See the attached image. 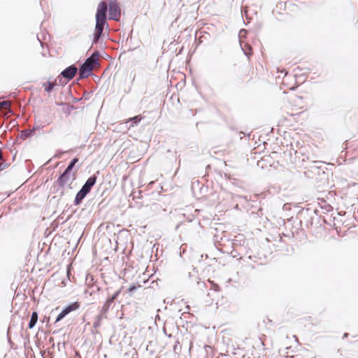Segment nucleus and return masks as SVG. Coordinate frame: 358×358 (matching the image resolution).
Segmentation results:
<instances>
[{
  "label": "nucleus",
  "mask_w": 358,
  "mask_h": 358,
  "mask_svg": "<svg viewBox=\"0 0 358 358\" xmlns=\"http://www.w3.org/2000/svg\"><path fill=\"white\" fill-rule=\"evenodd\" d=\"M108 10V5L106 2L101 1L97 7L96 13V27L95 32L94 34V42L96 43L101 37L103 27L106 23V13Z\"/></svg>",
  "instance_id": "obj_1"
},
{
  "label": "nucleus",
  "mask_w": 358,
  "mask_h": 358,
  "mask_svg": "<svg viewBox=\"0 0 358 358\" xmlns=\"http://www.w3.org/2000/svg\"><path fill=\"white\" fill-rule=\"evenodd\" d=\"M287 113L291 115H297L303 112L306 107V101L303 96L295 93H290L287 97Z\"/></svg>",
  "instance_id": "obj_2"
},
{
  "label": "nucleus",
  "mask_w": 358,
  "mask_h": 358,
  "mask_svg": "<svg viewBox=\"0 0 358 358\" xmlns=\"http://www.w3.org/2000/svg\"><path fill=\"white\" fill-rule=\"evenodd\" d=\"M99 55L98 52H94L91 57L87 58L84 64L80 69V78H85L88 77L94 67L98 64Z\"/></svg>",
  "instance_id": "obj_3"
},
{
  "label": "nucleus",
  "mask_w": 358,
  "mask_h": 358,
  "mask_svg": "<svg viewBox=\"0 0 358 358\" xmlns=\"http://www.w3.org/2000/svg\"><path fill=\"white\" fill-rule=\"evenodd\" d=\"M121 10L119 4L113 2L109 4V19L118 21L120 18Z\"/></svg>",
  "instance_id": "obj_4"
},
{
  "label": "nucleus",
  "mask_w": 358,
  "mask_h": 358,
  "mask_svg": "<svg viewBox=\"0 0 358 358\" xmlns=\"http://www.w3.org/2000/svg\"><path fill=\"white\" fill-rule=\"evenodd\" d=\"M75 179V175H71V173L64 172L57 179V182L59 185L64 187L66 185H70L71 182Z\"/></svg>",
  "instance_id": "obj_5"
},
{
  "label": "nucleus",
  "mask_w": 358,
  "mask_h": 358,
  "mask_svg": "<svg viewBox=\"0 0 358 358\" xmlns=\"http://www.w3.org/2000/svg\"><path fill=\"white\" fill-rule=\"evenodd\" d=\"M77 71H78V69L74 65H71V66H69L68 68H66V69H64L61 73V75L64 78H66L68 80H70L75 77V76L77 73Z\"/></svg>",
  "instance_id": "obj_6"
},
{
  "label": "nucleus",
  "mask_w": 358,
  "mask_h": 358,
  "mask_svg": "<svg viewBox=\"0 0 358 358\" xmlns=\"http://www.w3.org/2000/svg\"><path fill=\"white\" fill-rule=\"evenodd\" d=\"M96 181V176H92L90 177L85 185L82 187V189L85 190L87 194L90 192L91 188L94 185Z\"/></svg>",
  "instance_id": "obj_7"
},
{
  "label": "nucleus",
  "mask_w": 358,
  "mask_h": 358,
  "mask_svg": "<svg viewBox=\"0 0 358 358\" xmlns=\"http://www.w3.org/2000/svg\"><path fill=\"white\" fill-rule=\"evenodd\" d=\"M57 85L56 80L54 81H47L43 84V87L45 91L48 93H50L54 87Z\"/></svg>",
  "instance_id": "obj_8"
},
{
  "label": "nucleus",
  "mask_w": 358,
  "mask_h": 358,
  "mask_svg": "<svg viewBox=\"0 0 358 358\" xmlns=\"http://www.w3.org/2000/svg\"><path fill=\"white\" fill-rule=\"evenodd\" d=\"M79 307H80V303L76 301V302H73V303L69 304V306H67L64 309V310L66 313V315H68L69 313L78 309Z\"/></svg>",
  "instance_id": "obj_9"
},
{
  "label": "nucleus",
  "mask_w": 358,
  "mask_h": 358,
  "mask_svg": "<svg viewBox=\"0 0 358 358\" xmlns=\"http://www.w3.org/2000/svg\"><path fill=\"white\" fill-rule=\"evenodd\" d=\"M120 293V290L116 291L111 297L108 298L106 300L105 305H104V308L106 310H107L110 307V304L114 301L115 299H117V297L119 296Z\"/></svg>",
  "instance_id": "obj_10"
},
{
  "label": "nucleus",
  "mask_w": 358,
  "mask_h": 358,
  "mask_svg": "<svg viewBox=\"0 0 358 358\" xmlns=\"http://www.w3.org/2000/svg\"><path fill=\"white\" fill-rule=\"evenodd\" d=\"M87 194V193L81 188V189L77 193L76 196L75 203L78 205Z\"/></svg>",
  "instance_id": "obj_11"
},
{
  "label": "nucleus",
  "mask_w": 358,
  "mask_h": 358,
  "mask_svg": "<svg viewBox=\"0 0 358 358\" xmlns=\"http://www.w3.org/2000/svg\"><path fill=\"white\" fill-rule=\"evenodd\" d=\"M37 320H38V314L36 312H34L31 315V317L30 322L29 323V328L32 329L35 326L36 323L37 322Z\"/></svg>",
  "instance_id": "obj_12"
},
{
  "label": "nucleus",
  "mask_w": 358,
  "mask_h": 358,
  "mask_svg": "<svg viewBox=\"0 0 358 358\" xmlns=\"http://www.w3.org/2000/svg\"><path fill=\"white\" fill-rule=\"evenodd\" d=\"M244 53L249 57L252 54V48L250 45L245 44L242 48Z\"/></svg>",
  "instance_id": "obj_13"
},
{
  "label": "nucleus",
  "mask_w": 358,
  "mask_h": 358,
  "mask_svg": "<svg viewBox=\"0 0 358 358\" xmlns=\"http://www.w3.org/2000/svg\"><path fill=\"white\" fill-rule=\"evenodd\" d=\"M10 107V103L8 101H3L0 102V110H9Z\"/></svg>",
  "instance_id": "obj_14"
},
{
  "label": "nucleus",
  "mask_w": 358,
  "mask_h": 358,
  "mask_svg": "<svg viewBox=\"0 0 358 358\" xmlns=\"http://www.w3.org/2000/svg\"><path fill=\"white\" fill-rule=\"evenodd\" d=\"M78 162V158H74L67 166L65 171L71 173L75 164Z\"/></svg>",
  "instance_id": "obj_15"
},
{
  "label": "nucleus",
  "mask_w": 358,
  "mask_h": 358,
  "mask_svg": "<svg viewBox=\"0 0 358 358\" xmlns=\"http://www.w3.org/2000/svg\"><path fill=\"white\" fill-rule=\"evenodd\" d=\"M66 315V313L63 310L57 316L56 319V322L60 321L62 319H63Z\"/></svg>",
  "instance_id": "obj_16"
},
{
  "label": "nucleus",
  "mask_w": 358,
  "mask_h": 358,
  "mask_svg": "<svg viewBox=\"0 0 358 358\" xmlns=\"http://www.w3.org/2000/svg\"><path fill=\"white\" fill-rule=\"evenodd\" d=\"M0 161H1V162L3 161V154H2V151L1 149H0ZM4 168H5V165L3 164V162H0V171L3 170Z\"/></svg>",
  "instance_id": "obj_17"
},
{
  "label": "nucleus",
  "mask_w": 358,
  "mask_h": 358,
  "mask_svg": "<svg viewBox=\"0 0 358 358\" xmlns=\"http://www.w3.org/2000/svg\"><path fill=\"white\" fill-rule=\"evenodd\" d=\"M141 117L140 115H136L132 118H131V120L133 121L135 124L138 123L141 120Z\"/></svg>",
  "instance_id": "obj_18"
},
{
  "label": "nucleus",
  "mask_w": 358,
  "mask_h": 358,
  "mask_svg": "<svg viewBox=\"0 0 358 358\" xmlns=\"http://www.w3.org/2000/svg\"><path fill=\"white\" fill-rule=\"evenodd\" d=\"M136 288H137V287H136V286H134H134H131V287H129V288L128 289V292H134V290H136Z\"/></svg>",
  "instance_id": "obj_19"
},
{
  "label": "nucleus",
  "mask_w": 358,
  "mask_h": 358,
  "mask_svg": "<svg viewBox=\"0 0 358 358\" xmlns=\"http://www.w3.org/2000/svg\"><path fill=\"white\" fill-rule=\"evenodd\" d=\"M29 134H30V131H24V136L25 137H28L29 136Z\"/></svg>",
  "instance_id": "obj_20"
},
{
  "label": "nucleus",
  "mask_w": 358,
  "mask_h": 358,
  "mask_svg": "<svg viewBox=\"0 0 358 358\" xmlns=\"http://www.w3.org/2000/svg\"><path fill=\"white\" fill-rule=\"evenodd\" d=\"M212 284L214 286L215 290H216V291L219 290V286L217 285H215L213 283H212Z\"/></svg>",
  "instance_id": "obj_21"
}]
</instances>
